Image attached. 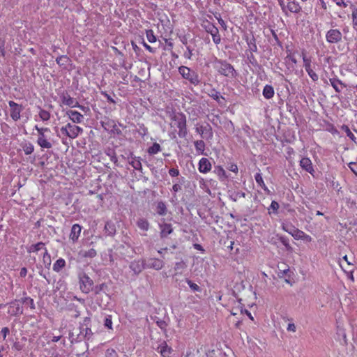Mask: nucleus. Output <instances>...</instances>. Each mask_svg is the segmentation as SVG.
<instances>
[{
  "label": "nucleus",
  "mask_w": 357,
  "mask_h": 357,
  "mask_svg": "<svg viewBox=\"0 0 357 357\" xmlns=\"http://www.w3.org/2000/svg\"><path fill=\"white\" fill-rule=\"evenodd\" d=\"M172 128L178 129V135L184 138L188 135L186 116L183 112H172L169 114Z\"/></svg>",
  "instance_id": "obj_1"
},
{
  "label": "nucleus",
  "mask_w": 357,
  "mask_h": 357,
  "mask_svg": "<svg viewBox=\"0 0 357 357\" xmlns=\"http://www.w3.org/2000/svg\"><path fill=\"white\" fill-rule=\"evenodd\" d=\"M213 68L221 75L228 77H235L236 72L229 63L226 61L215 59L213 63Z\"/></svg>",
  "instance_id": "obj_2"
},
{
  "label": "nucleus",
  "mask_w": 357,
  "mask_h": 357,
  "mask_svg": "<svg viewBox=\"0 0 357 357\" xmlns=\"http://www.w3.org/2000/svg\"><path fill=\"white\" fill-rule=\"evenodd\" d=\"M38 133L37 144L42 149H50L52 147V143L50 141V137L45 133H50L51 130L49 128L43 127L39 128L37 125L34 127Z\"/></svg>",
  "instance_id": "obj_3"
},
{
  "label": "nucleus",
  "mask_w": 357,
  "mask_h": 357,
  "mask_svg": "<svg viewBox=\"0 0 357 357\" xmlns=\"http://www.w3.org/2000/svg\"><path fill=\"white\" fill-rule=\"evenodd\" d=\"M301 56L303 59V67L307 75L312 81L317 82L319 79V75L313 69L314 65L312 64V57L307 56L305 50L302 51Z\"/></svg>",
  "instance_id": "obj_4"
},
{
  "label": "nucleus",
  "mask_w": 357,
  "mask_h": 357,
  "mask_svg": "<svg viewBox=\"0 0 357 357\" xmlns=\"http://www.w3.org/2000/svg\"><path fill=\"white\" fill-rule=\"evenodd\" d=\"M61 131L70 139H75L83 132L82 128L68 123L65 126L61 127Z\"/></svg>",
  "instance_id": "obj_5"
},
{
  "label": "nucleus",
  "mask_w": 357,
  "mask_h": 357,
  "mask_svg": "<svg viewBox=\"0 0 357 357\" xmlns=\"http://www.w3.org/2000/svg\"><path fill=\"white\" fill-rule=\"evenodd\" d=\"M178 72L184 79H188L191 84L197 85L199 82L197 74L192 71L190 68L182 66L178 68Z\"/></svg>",
  "instance_id": "obj_6"
},
{
  "label": "nucleus",
  "mask_w": 357,
  "mask_h": 357,
  "mask_svg": "<svg viewBox=\"0 0 357 357\" xmlns=\"http://www.w3.org/2000/svg\"><path fill=\"white\" fill-rule=\"evenodd\" d=\"M79 278L81 291L84 294L89 293L93 284V280L86 273L81 274Z\"/></svg>",
  "instance_id": "obj_7"
},
{
  "label": "nucleus",
  "mask_w": 357,
  "mask_h": 357,
  "mask_svg": "<svg viewBox=\"0 0 357 357\" xmlns=\"http://www.w3.org/2000/svg\"><path fill=\"white\" fill-rule=\"evenodd\" d=\"M8 105L10 107V115L11 119L15 121H18L20 119L21 112L23 109L22 106L13 100H10L8 102Z\"/></svg>",
  "instance_id": "obj_8"
},
{
  "label": "nucleus",
  "mask_w": 357,
  "mask_h": 357,
  "mask_svg": "<svg viewBox=\"0 0 357 357\" xmlns=\"http://www.w3.org/2000/svg\"><path fill=\"white\" fill-rule=\"evenodd\" d=\"M342 34L339 29H331L326 33V40L329 43H337L342 40Z\"/></svg>",
  "instance_id": "obj_9"
},
{
  "label": "nucleus",
  "mask_w": 357,
  "mask_h": 357,
  "mask_svg": "<svg viewBox=\"0 0 357 357\" xmlns=\"http://www.w3.org/2000/svg\"><path fill=\"white\" fill-rule=\"evenodd\" d=\"M205 29L206 32L211 35L213 43L216 45L220 44L221 42V36L219 33L218 29L212 24H208L206 26Z\"/></svg>",
  "instance_id": "obj_10"
},
{
  "label": "nucleus",
  "mask_w": 357,
  "mask_h": 357,
  "mask_svg": "<svg viewBox=\"0 0 357 357\" xmlns=\"http://www.w3.org/2000/svg\"><path fill=\"white\" fill-rule=\"evenodd\" d=\"M61 102L63 105L70 107H82L79 105V102L73 98H72L68 93H63L61 96Z\"/></svg>",
  "instance_id": "obj_11"
},
{
  "label": "nucleus",
  "mask_w": 357,
  "mask_h": 357,
  "mask_svg": "<svg viewBox=\"0 0 357 357\" xmlns=\"http://www.w3.org/2000/svg\"><path fill=\"white\" fill-rule=\"evenodd\" d=\"M212 169L211 162L206 158H202L198 163V169L202 174L209 172Z\"/></svg>",
  "instance_id": "obj_12"
},
{
  "label": "nucleus",
  "mask_w": 357,
  "mask_h": 357,
  "mask_svg": "<svg viewBox=\"0 0 357 357\" xmlns=\"http://www.w3.org/2000/svg\"><path fill=\"white\" fill-rule=\"evenodd\" d=\"M8 313L10 314L11 316H17L19 314H22V307L21 305L18 303L17 300H15L14 301L10 302L9 304Z\"/></svg>",
  "instance_id": "obj_13"
},
{
  "label": "nucleus",
  "mask_w": 357,
  "mask_h": 357,
  "mask_svg": "<svg viewBox=\"0 0 357 357\" xmlns=\"http://www.w3.org/2000/svg\"><path fill=\"white\" fill-rule=\"evenodd\" d=\"M300 166L303 169L310 173L311 175H314V169L312 162L309 158H302L300 160Z\"/></svg>",
  "instance_id": "obj_14"
},
{
  "label": "nucleus",
  "mask_w": 357,
  "mask_h": 357,
  "mask_svg": "<svg viewBox=\"0 0 357 357\" xmlns=\"http://www.w3.org/2000/svg\"><path fill=\"white\" fill-rule=\"evenodd\" d=\"M66 115L75 123H80L84 120V116L80 112L75 110H68Z\"/></svg>",
  "instance_id": "obj_15"
},
{
  "label": "nucleus",
  "mask_w": 357,
  "mask_h": 357,
  "mask_svg": "<svg viewBox=\"0 0 357 357\" xmlns=\"http://www.w3.org/2000/svg\"><path fill=\"white\" fill-rule=\"evenodd\" d=\"M196 132L199 133L202 137H204V135H207L208 138L213 137L212 128L209 124L206 126H197Z\"/></svg>",
  "instance_id": "obj_16"
},
{
  "label": "nucleus",
  "mask_w": 357,
  "mask_h": 357,
  "mask_svg": "<svg viewBox=\"0 0 357 357\" xmlns=\"http://www.w3.org/2000/svg\"><path fill=\"white\" fill-rule=\"evenodd\" d=\"M165 263L162 259L157 258H151L149 260L147 266L155 270H160L164 267Z\"/></svg>",
  "instance_id": "obj_17"
},
{
  "label": "nucleus",
  "mask_w": 357,
  "mask_h": 357,
  "mask_svg": "<svg viewBox=\"0 0 357 357\" xmlns=\"http://www.w3.org/2000/svg\"><path fill=\"white\" fill-rule=\"evenodd\" d=\"M329 82L333 88L337 93H340L342 90L347 86L341 80L337 78H330Z\"/></svg>",
  "instance_id": "obj_18"
},
{
  "label": "nucleus",
  "mask_w": 357,
  "mask_h": 357,
  "mask_svg": "<svg viewBox=\"0 0 357 357\" xmlns=\"http://www.w3.org/2000/svg\"><path fill=\"white\" fill-rule=\"evenodd\" d=\"M82 231V227L78 224H74L72 226L70 234V238L73 241L75 242L79 238V236L80 235Z\"/></svg>",
  "instance_id": "obj_19"
},
{
  "label": "nucleus",
  "mask_w": 357,
  "mask_h": 357,
  "mask_svg": "<svg viewBox=\"0 0 357 357\" xmlns=\"http://www.w3.org/2000/svg\"><path fill=\"white\" fill-rule=\"evenodd\" d=\"M158 352L163 357L169 356L172 353V348L167 345L165 342H163L158 346Z\"/></svg>",
  "instance_id": "obj_20"
},
{
  "label": "nucleus",
  "mask_w": 357,
  "mask_h": 357,
  "mask_svg": "<svg viewBox=\"0 0 357 357\" xmlns=\"http://www.w3.org/2000/svg\"><path fill=\"white\" fill-rule=\"evenodd\" d=\"M160 236L162 238L167 237L173 231V228L171 224L165 223L160 226Z\"/></svg>",
  "instance_id": "obj_21"
},
{
  "label": "nucleus",
  "mask_w": 357,
  "mask_h": 357,
  "mask_svg": "<svg viewBox=\"0 0 357 357\" xmlns=\"http://www.w3.org/2000/svg\"><path fill=\"white\" fill-rule=\"evenodd\" d=\"M255 179L256 181V183H257V185L261 188H262L267 193H269L270 192V190H268V188H267V186L266 185L264 181V179H263V177H262V175L260 172H257L255 175Z\"/></svg>",
  "instance_id": "obj_22"
},
{
  "label": "nucleus",
  "mask_w": 357,
  "mask_h": 357,
  "mask_svg": "<svg viewBox=\"0 0 357 357\" xmlns=\"http://www.w3.org/2000/svg\"><path fill=\"white\" fill-rule=\"evenodd\" d=\"M129 163L135 169L140 172L142 171V165L140 157L131 156V160Z\"/></svg>",
  "instance_id": "obj_23"
},
{
  "label": "nucleus",
  "mask_w": 357,
  "mask_h": 357,
  "mask_svg": "<svg viewBox=\"0 0 357 357\" xmlns=\"http://www.w3.org/2000/svg\"><path fill=\"white\" fill-rule=\"evenodd\" d=\"M262 94L266 99H271L274 96V89L271 85L266 84L263 89Z\"/></svg>",
  "instance_id": "obj_24"
},
{
  "label": "nucleus",
  "mask_w": 357,
  "mask_h": 357,
  "mask_svg": "<svg viewBox=\"0 0 357 357\" xmlns=\"http://www.w3.org/2000/svg\"><path fill=\"white\" fill-rule=\"evenodd\" d=\"M66 263L65 259L63 258H59L53 264V271L56 273H59L61 271L62 268H63L66 266Z\"/></svg>",
  "instance_id": "obj_25"
},
{
  "label": "nucleus",
  "mask_w": 357,
  "mask_h": 357,
  "mask_svg": "<svg viewBox=\"0 0 357 357\" xmlns=\"http://www.w3.org/2000/svg\"><path fill=\"white\" fill-rule=\"evenodd\" d=\"M45 249H47L45 248V245L44 243L43 242H38L36 244H33V245H31L29 248L28 249V252L29 253L31 252H38V251L41 250H45Z\"/></svg>",
  "instance_id": "obj_26"
},
{
  "label": "nucleus",
  "mask_w": 357,
  "mask_h": 357,
  "mask_svg": "<svg viewBox=\"0 0 357 357\" xmlns=\"http://www.w3.org/2000/svg\"><path fill=\"white\" fill-rule=\"evenodd\" d=\"M105 231L108 236H113L116 233V227L112 222H107L105 225Z\"/></svg>",
  "instance_id": "obj_27"
},
{
  "label": "nucleus",
  "mask_w": 357,
  "mask_h": 357,
  "mask_svg": "<svg viewBox=\"0 0 357 357\" xmlns=\"http://www.w3.org/2000/svg\"><path fill=\"white\" fill-rule=\"evenodd\" d=\"M285 231L291 234L296 240H301L305 234L304 231L296 228L293 229L291 231H289L287 229H285Z\"/></svg>",
  "instance_id": "obj_28"
},
{
  "label": "nucleus",
  "mask_w": 357,
  "mask_h": 357,
  "mask_svg": "<svg viewBox=\"0 0 357 357\" xmlns=\"http://www.w3.org/2000/svg\"><path fill=\"white\" fill-rule=\"evenodd\" d=\"M38 116L43 121H47L51 118V114L50 112L39 107Z\"/></svg>",
  "instance_id": "obj_29"
},
{
  "label": "nucleus",
  "mask_w": 357,
  "mask_h": 357,
  "mask_svg": "<svg viewBox=\"0 0 357 357\" xmlns=\"http://www.w3.org/2000/svg\"><path fill=\"white\" fill-rule=\"evenodd\" d=\"M137 227L142 231H146L149 229V222L144 218H139L137 222Z\"/></svg>",
  "instance_id": "obj_30"
},
{
  "label": "nucleus",
  "mask_w": 357,
  "mask_h": 357,
  "mask_svg": "<svg viewBox=\"0 0 357 357\" xmlns=\"http://www.w3.org/2000/svg\"><path fill=\"white\" fill-rule=\"evenodd\" d=\"M287 8L289 10V11L295 13L300 12V10H301V7L300 6L299 3L294 1L288 2Z\"/></svg>",
  "instance_id": "obj_31"
},
{
  "label": "nucleus",
  "mask_w": 357,
  "mask_h": 357,
  "mask_svg": "<svg viewBox=\"0 0 357 357\" xmlns=\"http://www.w3.org/2000/svg\"><path fill=\"white\" fill-rule=\"evenodd\" d=\"M341 129L342 130H343L347 136L352 141L354 142L355 144H357V142H356V136L354 135V134L351 131V130L349 129V126H347V125H343L341 127Z\"/></svg>",
  "instance_id": "obj_32"
},
{
  "label": "nucleus",
  "mask_w": 357,
  "mask_h": 357,
  "mask_svg": "<svg viewBox=\"0 0 357 357\" xmlns=\"http://www.w3.org/2000/svg\"><path fill=\"white\" fill-rule=\"evenodd\" d=\"M21 146L26 155H30L34 151V146L31 142L22 143Z\"/></svg>",
  "instance_id": "obj_33"
},
{
  "label": "nucleus",
  "mask_w": 357,
  "mask_h": 357,
  "mask_svg": "<svg viewBox=\"0 0 357 357\" xmlns=\"http://www.w3.org/2000/svg\"><path fill=\"white\" fill-rule=\"evenodd\" d=\"M156 211L160 215H165L167 214V208L163 202H159L156 206Z\"/></svg>",
  "instance_id": "obj_34"
},
{
  "label": "nucleus",
  "mask_w": 357,
  "mask_h": 357,
  "mask_svg": "<svg viewBox=\"0 0 357 357\" xmlns=\"http://www.w3.org/2000/svg\"><path fill=\"white\" fill-rule=\"evenodd\" d=\"M196 151L198 153L204 154L205 150V143L203 140H197L194 143Z\"/></svg>",
  "instance_id": "obj_35"
},
{
  "label": "nucleus",
  "mask_w": 357,
  "mask_h": 357,
  "mask_svg": "<svg viewBox=\"0 0 357 357\" xmlns=\"http://www.w3.org/2000/svg\"><path fill=\"white\" fill-rule=\"evenodd\" d=\"M101 124L102 128L108 132L111 131L112 127H115V121L111 119H107L105 121H102Z\"/></svg>",
  "instance_id": "obj_36"
},
{
  "label": "nucleus",
  "mask_w": 357,
  "mask_h": 357,
  "mask_svg": "<svg viewBox=\"0 0 357 357\" xmlns=\"http://www.w3.org/2000/svg\"><path fill=\"white\" fill-rule=\"evenodd\" d=\"M160 151H161L160 145L158 143L155 142L153 144V145L151 146H150L148 149L147 152L150 155H154V154L158 153Z\"/></svg>",
  "instance_id": "obj_37"
},
{
  "label": "nucleus",
  "mask_w": 357,
  "mask_h": 357,
  "mask_svg": "<svg viewBox=\"0 0 357 357\" xmlns=\"http://www.w3.org/2000/svg\"><path fill=\"white\" fill-rule=\"evenodd\" d=\"M69 61L70 59L66 55L58 56L56 59L57 64L60 66H65Z\"/></svg>",
  "instance_id": "obj_38"
},
{
  "label": "nucleus",
  "mask_w": 357,
  "mask_h": 357,
  "mask_svg": "<svg viewBox=\"0 0 357 357\" xmlns=\"http://www.w3.org/2000/svg\"><path fill=\"white\" fill-rule=\"evenodd\" d=\"M43 261L46 267H49L51 265V256L48 252L47 250L45 249V252L43 255Z\"/></svg>",
  "instance_id": "obj_39"
},
{
  "label": "nucleus",
  "mask_w": 357,
  "mask_h": 357,
  "mask_svg": "<svg viewBox=\"0 0 357 357\" xmlns=\"http://www.w3.org/2000/svg\"><path fill=\"white\" fill-rule=\"evenodd\" d=\"M146 36L148 41L151 43H153L156 41V37L153 30L149 29L146 31Z\"/></svg>",
  "instance_id": "obj_40"
},
{
  "label": "nucleus",
  "mask_w": 357,
  "mask_h": 357,
  "mask_svg": "<svg viewBox=\"0 0 357 357\" xmlns=\"http://www.w3.org/2000/svg\"><path fill=\"white\" fill-rule=\"evenodd\" d=\"M209 96L213 98L214 100L220 102V99L224 100V97L220 95V92L217 91L215 89H212Z\"/></svg>",
  "instance_id": "obj_41"
},
{
  "label": "nucleus",
  "mask_w": 357,
  "mask_h": 357,
  "mask_svg": "<svg viewBox=\"0 0 357 357\" xmlns=\"http://www.w3.org/2000/svg\"><path fill=\"white\" fill-rule=\"evenodd\" d=\"M185 282L193 291H201L200 287L197 285L196 283L193 282L192 280L186 279Z\"/></svg>",
  "instance_id": "obj_42"
},
{
  "label": "nucleus",
  "mask_w": 357,
  "mask_h": 357,
  "mask_svg": "<svg viewBox=\"0 0 357 357\" xmlns=\"http://www.w3.org/2000/svg\"><path fill=\"white\" fill-rule=\"evenodd\" d=\"M96 250L93 248H91L89 250L84 252V253L83 254V257L88 258H93L96 256Z\"/></svg>",
  "instance_id": "obj_43"
},
{
  "label": "nucleus",
  "mask_w": 357,
  "mask_h": 357,
  "mask_svg": "<svg viewBox=\"0 0 357 357\" xmlns=\"http://www.w3.org/2000/svg\"><path fill=\"white\" fill-rule=\"evenodd\" d=\"M280 241L288 251L292 250V247L290 245L289 240L286 237H280Z\"/></svg>",
  "instance_id": "obj_44"
},
{
  "label": "nucleus",
  "mask_w": 357,
  "mask_h": 357,
  "mask_svg": "<svg viewBox=\"0 0 357 357\" xmlns=\"http://www.w3.org/2000/svg\"><path fill=\"white\" fill-rule=\"evenodd\" d=\"M216 173L218 175V176L220 177V178H227V175H226V172H225V169L220 166H218L216 168Z\"/></svg>",
  "instance_id": "obj_45"
},
{
  "label": "nucleus",
  "mask_w": 357,
  "mask_h": 357,
  "mask_svg": "<svg viewBox=\"0 0 357 357\" xmlns=\"http://www.w3.org/2000/svg\"><path fill=\"white\" fill-rule=\"evenodd\" d=\"M351 15H352V22H353L354 27V29H357V8H355L352 11Z\"/></svg>",
  "instance_id": "obj_46"
},
{
  "label": "nucleus",
  "mask_w": 357,
  "mask_h": 357,
  "mask_svg": "<svg viewBox=\"0 0 357 357\" xmlns=\"http://www.w3.org/2000/svg\"><path fill=\"white\" fill-rule=\"evenodd\" d=\"M105 326L109 329L112 328V321L110 316L105 318Z\"/></svg>",
  "instance_id": "obj_47"
},
{
  "label": "nucleus",
  "mask_w": 357,
  "mask_h": 357,
  "mask_svg": "<svg viewBox=\"0 0 357 357\" xmlns=\"http://www.w3.org/2000/svg\"><path fill=\"white\" fill-rule=\"evenodd\" d=\"M169 174L172 176V177H176V176H178L179 175V170L178 169H176V168H171L169 170Z\"/></svg>",
  "instance_id": "obj_48"
},
{
  "label": "nucleus",
  "mask_w": 357,
  "mask_h": 357,
  "mask_svg": "<svg viewBox=\"0 0 357 357\" xmlns=\"http://www.w3.org/2000/svg\"><path fill=\"white\" fill-rule=\"evenodd\" d=\"M240 312H241V314H243V313L246 314H247V316H248V317H249L252 321H254V318H253V317L252 316L251 313H250L248 310H245V309H243V307L242 306H241V307H240Z\"/></svg>",
  "instance_id": "obj_49"
},
{
  "label": "nucleus",
  "mask_w": 357,
  "mask_h": 357,
  "mask_svg": "<svg viewBox=\"0 0 357 357\" xmlns=\"http://www.w3.org/2000/svg\"><path fill=\"white\" fill-rule=\"evenodd\" d=\"M349 167L355 174V175L357 176V163L350 162L349 164Z\"/></svg>",
  "instance_id": "obj_50"
},
{
  "label": "nucleus",
  "mask_w": 357,
  "mask_h": 357,
  "mask_svg": "<svg viewBox=\"0 0 357 357\" xmlns=\"http://www.w3.org/2000/svg\"><path fill=\"white\" fill-rule=\"evenodd\" d=\"M228 169L232 172L237 173L238 172V167L235 163H231L228 166Z\"/></svg>",
  "instance_id": "obj_51"
},
{
  "label": "nucleus",
  "mask_w": 357,
  "mask_h": 357,
  "mask_svg": "<svg viewBox=\"0 0 357 357\" xmlns=\"http://www.w3.org/2000/svg\"><path fill=\"white\" fill-rule=\"evenodd\" d=\"M192 56V50L190 47H187V51L184 53L185 58L190 59Z\"/></svg>",
  "instance_id": "obj_52"
},
{
  "label": "nucleus",
  "mask_w": 357,
  "mask_h": 357,
  "mask_svg": "<svg viewBox=\"0 0 357 357\" xmlns=\"http://www.w3.org/2000/svg\"><path fill=\"white\" fill-rule=\"evenodd\" d=\"M13 349L16 351H21L23 349V345L20 342H14Z\"/></svg>",
  "instance_id": "obj_53"
},
{
  "label": "nucleus",
  "mask_w": 357,
  "mask_h": 357,
  "mask_svg": "<svg viewBox=\"0 0 357 357\" xmlns=\"http://www.w3.org/2000/svg\"><path fill=\"white\" fill-rule=\"evenodd\" d=\"M110 132L114 135H118L121 134V129L117 126V125L116 123H115V127H112Z\"/></svg>",
  "instance_id": "obj_54"
},
{
  "label": "nucleus",
  "mask_w": 357,
  "mask_h": 357,
  "mask_svg": "<svg viewBox=\"0 0 357 357\" xmlns=\"http://www.w3.org/2000/svg\"><path fill=\"white\" fill-rule=\"evenodd\" d=\"M107 357H117V354L114 349H107Z\"/></svg>",
  "instance_id": "obj_55"
},
{
  "label": "nucleus",
  "mask_w": 357,
  "mask_h": 357,
  "mask_svg": "<svg viewBox=\"0 0 357 357\" xmlns=\"http://www.w3.org/2000/svg\"><path fill=\"white\" fill-rule=\"evenodd\" d=\"M26 301H29L30 303V307L31 309H35V304L33 300L30 297H25L23 298V302H25Z\"/></svg>",
  "instance_id": "obj_56"
},
{
  "label": "nucleus",
  "mask_w": 357,
  "mask_h": 357,
  "mask_svg": "<svg viewBox=\"0 0 357 357\" xmlns=\"http://www.w3.org/2000/svg\"><path fill=\"white\" fill-rule=\"evenodd\" d=\"M1 333L2 335V337H3V340H5L8 334L9 333L8 328H7V327L3 328L1 329Z\"/></svg>",
  "instance_id": "obj_57"
},
{
  "label": "nucleus",
  "mask_w": 357,
  "mask_h": 357,
  "mask_svg": "<svg viewBox=\"0 0 357 357\" xmlns=\"http://www.w3.org/2000/svg\"><path fill=\"white\" fill-rule=\"evenodd\" d=\"M287 331L291 332H295L296 330V327L294 324L289 323L287 326Z\"/></svg>",
  "instance_id": "obj_58"
},
{
  "label": "nucleus",
  "mask_w": 357,
  "mask_h": 357,
  "mask_svg": "<svg viewBox=\"0 0 357 357\" xmlns=\"http://www.w3.org/2000/svg\"><path fill=\"white\" fill-rule=\"evenodd\" d=\"M336 5L342 8H347L348 6L347 3L345 2L344 0H338Z\"/></svg>",
  "instance_id": "obj_59"
},
{
  "label": "nucleus",
  "mask_w": 357,
  "mask_h": 357,
  "mask_svg": "<svg viewBox=\"0 0 357 357\" xmlns=\"http://www.w3.org/2000/svg\"><path fill=\"white\" fill-rule=\"evenodd\" d=\"M271 208L273 210V211H277L278 208H279V204L277 202L275 201H272L271 204Z\"/></svg>",
  "instance_id": "obj_60"
},
{
  "label": "nucleus",
  "mask_w": 357,
  "mask_h": 357,
  "mask_svg": "<svg viewBox=\"0 0 357 357\" xmlns=\"http://www.w3.org/2000/svg\"><path fill=\"white\" fill-rule=\"evenodd\" d=\"M157 325L161 328V329H165L167 327V324L165 321H157Z\"/></svg>",
  "instance_id": "obj_61"
},
{
  "label": "nucleus",
  "mask_w": 357,
  "mask_h": 357,
  "mask_svg": "<svg viewBox=\"0 0 357 357\" xmlns=\"http://www.w3.org/2000/svg\"><path fill=\"white\" fill-rule=\"evenodd\" d=\"M301 240L305 242H311L312 241V238L310 235L305 233Z\"/></svg>",
  "instance_id": "obj_62"
},
{
  "label": "nucleus",
  "mask_w": 357,
  "mask_h": 357,
  "mask_svg": "<svg viewBox=\"0 0 357 357\" xmlns=\"http://www.w3.org/2000/svg\"><path fill=\"white\" fill-rule=\"evenodd\" d=\"M181 190V185L178 183H176L174 185H173L172 186V190L174 192H178Z\"/></svg>",
  "instance_id": "obj_63"
},
{
  "label": "nucleus",
  "mask_w": 357,
  "mask_h": 357,
  "mask_svg": "<svg viewBox=\"0 0 357 357\" xmlns=\"http://www.w3.org/2000/svg\"><path fill=\"white\" fill-rule=\"evenodd\" d=\"M102 94L107 98L108 102L114 104L116 103L115 100L109 94H107V93H103Z\"/></svg>",
  "instance_id": "obj_64"
}]
</instances>
